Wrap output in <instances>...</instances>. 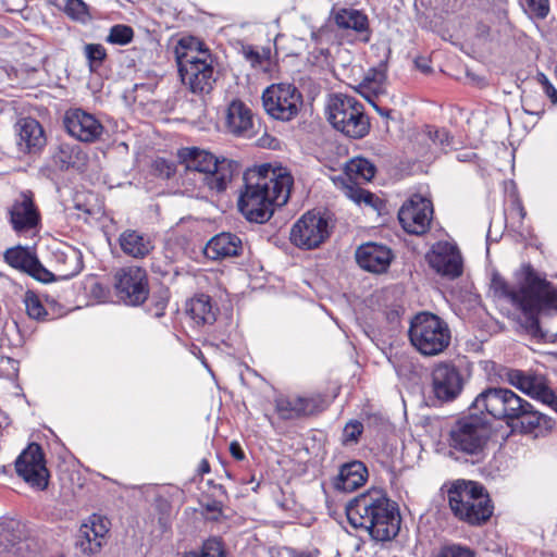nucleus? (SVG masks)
<instances>
[{"mask_svg": "<svg viewBox=\"0 0 557 557\" xmlns=\"http://www.w3.org/2000/svg\"><path fill=\"white\" fill-rule=\"evenodd\" d=\"M522 109L525 113L536 115L539 119L544 114L545 109L543 104L534 106L532 103L531 96L528 94H523L522 96Z\"/></svg>", "mask_w": 557, "mask_h": 557, "instance_id": "49", "label": "nucleus"}, {"mask_svg": "<svg viewBox=\"0 0 557 557\" xmlns=\"http://www.w3.org/2000/svg\"><path fill=\"white\" fill-rule=\"evenodd\" d=\"M18 145L22 150L35 152L46 145V136L38 121L32 117L21 119L17 123Z\"/></svg>", "mask_w": 557, "mask_h": 557, "instance_id": "29", "label": "nucleus"}, {"mask_svg": "<svg viewBox=\"0 0 557 557\" xmlns=\"http://www.w3.org/2000/svg\"><path fill=\"white\" fill-rule=\"evenodd\" d=\"M517 287H510L499 275L492 278V289L520 310L519 326L532 338L543 341L547 334L540 325L539 314L544 309L557 311V288L541 276L530 264L516 273Z\"/></svg>", "mask_w": 557, "mask_h": 557, "instance_id": "1", "label": "nucleus"}, {"mask_svg": "<svg viewBox=\"0 0 557 557\" xmlns=\"http://www.w3.org/2000/svg\"><path fill=\"white\" fill-rule=\"evenodd\" d=\"M345 170L348 177L356 183L370 182L376 172L375 165L361 157H356L347 162Z\"/></svg>", "mask_w": 557, "mask_h": 557, "instance_id": "36", "label": "nucleus"}, {"mask_svg": "<svg viewBox=\"0 0 557 557\" xmlns=\"http://www.w3.org/2000/svg\"><path fill=\"white\" fill-rule=\"evenodd\" d=\"M90 293L99 301H104L107 299L108 290L100 283L92 284Z\"/></svg>", "mask_w": 557, "mask_h": 557, "instance_id": "52", "label": "nucleus"}, {"mask_svg": "<svg viewBox=\"0 0 557 557\" xmlns=\"http://www.w3.org/2000/svg\"><path fill=\"white\" fill-rule=\"evenodd\" d=\"M226 125L235 135H246L252 128V113L240 100H233L226 111Z\"/></svg>", "mask_w": 557, "mask_h": 557, "instance_id": "31", "label": "nucleus"}, {"mask_svg": "<svg viewBox=\"0 0 557 557\" xmlns=\"http://www.w3.org/2000/svg\"><path fill=\"white\" fill-rule=\"evenodd\" d=\"M17 474L33 488L44 491L48 486L49 472L41 447L32 443L25 448L15 461Z\"/></svg>", "mask_w": 557, "mask_h": 557, "instance_id": "14", "label": "nucleus"}, {"mask_svg": "<svg viewBox=\"0 0 557 557\" xmlns=\"http://www.w3.org/2000/svg\"><path fill=\"white\" fill-rule=\"evenodd\" d=\"M110 522L107 518L92 515L88 522L82 524L76 540V548L86 556L98 553L109 532Z\"/></svg>", "mask_w": 557, "mask_h": 557, "instance_id": "22", "label": "nucleus"}, {"mask_svg": "<svg viewBox=\"0 0 557 557\" xmlns=\"http://www.w3.org/2000/svg\"><path fill=\"white\" fill-rule=\"evenodd\" d=\"M262 102L270 116L288 122L297 116L302 104V96L293 84L277 83L263 90Z\"/></svg>", "mask_w": 557, "mask_h": 557, "instance_id": "10", "label": "nucleus"}, {"mask_svg": "<svg viewBox=\"0 0 557 557\" xmlns=\"http://www.w3.org/2000/svg\"><path fill=\"white\" fill-rule=\"evenodd\" d=\"M9 214L12 227L17 233H24L35 228L40 221V215L34 205L33 198L24 193L13 202Z\"/></svg>", "mask_w": 557, "mask_h": 557, "instance_id": "24", "label": "nucleus"}, {"mask_svg": "<svg viewBox=\"0 0 557 557\" xmlns=\"http://www.w3.org/2000/svg\"><path fill=\"white\" fill-rule=\"evenodd\" d=\"M158 509L160 510L159 523L163 530L168 528L171 516V506L166 502H159Z\"/></svg>", "mask_w": 557, "mask_h": 557, "instance_id": "51", "label": "nucleus"}, {"mask_svg": "<svg viewBox=\"0 0 557 557\" xmlns=\"http://www.w3.org/2000/svg\"><path fill=\"white\" fill-rule=\"evenodd\" d=\"M117 244L122 252L133 259H145L154 249L150 235L133 228L120 233Z\"/></svg>", "mask_w": 557, "mask_h": 557, "instance_id": "26", "label": "nucleus"}, {"mask_svg": "<svg viewBox=\"0 0 557 557\" xmlns=\"http://www.w3.org/2000/svg\"><path fill=\"white\" fill-rule=\"evenodd\" d=\"M154 171L163 178H170L175 174V165L173 162L159 158L154 161Z\"/></svg>", "mask_w": 557, "mask_h": 557, "instance_id": "46", "label": "nucleus"}, {"mask_svg": "<svg viewBox=\"0 0 557 557\" xmlns=\"http://www.w3.org/2000/svg\"><path fill=\"white\" fill-rule=\"evenodd\" d=\"M207 512H211L213 518H218L222 513V504L216 500H212L205 506Z\"/></svg>", "mask_w": 557, "mask_h": 557, "instance_id": "53", "label": "nucleus"}, {"mask_svg": "<svg viewBox=\"0 0 557 557\" xmlns=\"http://www.w3.org/2000/svg\"><path fill=\"white\" fill-rule=\"evenodd\" d=\"M471 408L532 438L545 437L555 428L554 419L535 409L530 401L508 387L484 388L473 399Z\"/></svg>", "mask_w": 557, "mask_h": 557, "instance_id": "2", "label": "nucleus"}, {"mask_svg": "<svg viewBox=\"0 0 557 557\" xmlns=\"http://www.w3.org/2000/svg\"><path fill=\"white\" fill-rule=\"evenodd\" d=\"M363 431V425L359 421H350L344 428V442L348 443H357L359 436Z\"/></svg>", "mask_w": 557, "mask_h": 557, "instance_id": "44", "label": "nucleus"}, {"mask_svg": "<svg viewBox=\"0 0 557 557\" xmlns=\"http://www.w3.org/2000/svg\"><path fill=\"white\" fill-rule=\"evenodd\" d=\"M409 339L423 356H437L449 346L451 333L448 324L431 312H419L410 322Z\"/></svg>", "mask_w": 557, "mask_h": 557, "instance_id": "6", "label": "nucleus"}, {"mask_svg": "<svg viewBox=\"0 0 557 557\" xmlns=\"http://www.w3.org/2000/svg\"><path fill=\"white\" fill-rule=\"evenodd\" d=\"M529 12L537 18H545L549 12L548 0H525Z\"/></svg>", "mask_w": 557, "mask_h": 557, "instance_id": "45", "label": "nucleus"}, {"mask_svg": "<svg viewBox=\"0 0 557 557\" xmlns=\"http://www.w3.org/2000/svg\"><path fill=\"white\" fill-rule=\"evenodd\" d=\"M230 451H231V455L236 459V460H243L245 458V454L240 447V445L237 443V442H232L231 445H230Z\"/></svg>", "mask_w": 557, "mask_h": 557, "instance_id": "54", "label": "nucleus"}, {"mask_svg": "<svg viewBox=\"0 0 557 557\" xmlns=\"http://www.w3.org/2000/svg\"><path fill=\"white\" fill-rule=\"evenodd\" d=\"M57 275L67 280L77 275L83 269V258L79 250L66 246L53 252Z\"/></svg>", "mask_w": 557, "mask_h": 557, "instance_id": "30", "label": "nucleus"}, {"mask_svg": "<svg viewBox=\"0 0 557 557\" xmlns=\"http://www.w3.org/2000/svg\"><path fill=\"white\" fill-rule=\"evenodd\" d=\"M134 30L131 26L117 24L111 27L107 41L113 45L124 46L133 40Z\"/></svg>", "mask_w": 557, "mask_h": 557, "instance_id": "39", "label": "nucleus"}, {"mask_svg": "<svg viewBox=\"0 0 557 557\" xmlns=\"http://www.w3.org/2000/svg\"><path fill=\"white\" fill-rule=\"evenodd\" d=\"M416 65L424 73L430 72V66L425 63H420L419 60L416 61Z\"/></svg>", "mask_w": 557, "mask_h": 557, "instance_id": "57", "label": "nucleus"}, {"mask_svg": "<svg viewBox=\"0 0 557 557\" xmlns=\"http://www.w3.org/2000/svg\"><path fill=\"white\" fill-rule=\"evenodd\" d=\"M517 210H518V212H519L520 218H521V219H523V218L525 216V210H524V208L521 206V203H518V205H517Z\"/></svg>", "mask_w": 557, "mask_h": 557, "instance_id": "58", "label": "nucleus"}, {"mask_svg": "<svg viewBox=\"0 0 557 557\" xmlns=\"http://www.w3.org/2000/svg\"><path fill=\"white\" fill-rule=\"evenodd\" d=\"M327 120L332 126L350 138H362L370 129L363 106L354 97L333 95L326 107Z\"/></svg>", "mask_w": 557, "mask_h": 557, "instance_id": "8", "label": "nucleus"}, {"mask_svg": "<svg viewBox=\"0 0 557 557\" xmlns=\"http://www.w3.org/2000/svg\"><path fill=\"white\" fill-rule=\"evenodd\" d=\"M324 398L312 396H280L275 399V410L281 419L293 420L321 412Z\"/></svg>", "mask_w": 557, "mask_h": 557, "instance_id": "20", "label": "nucleus"}, {"mask_svg": "<svg viewBox=\"0 0 557 557\" xmlns=\"http://www.w3.org/2000/svg\"><path fill=\"white\" fill-rule=\"evenodd\" d=\"M536 81L552 102L554 104L557 103V89L552 85L547 76L543 73H539L536 75Z\"/></svg>", "mask_w": 557, "mask_h": 557, "instance_id": "48", "label": "nucleus"}, {"mask_svg": "<svg viewBox=\"0 0 557 557\" xmlns=\"http://www.w3.org/2000/svg\"><path fill=\"white\" fill-rule=\"evenodd\" d=\"M166 302L164 300H161L157 304L158 310L156 311L157 317L163 315V310L165 309Z\"/></svg>", "mask_w": 557, "mask_h": 557, "instance_id": "56", "label": "nucleus"}, {"mask_svg": "<svg viewBox=\"0 0 557 557\" xmlns=\"http://www.w3.org/2000/svg\"><path fill=\"white\" fill-rule=\"evenodd\" d=\"M53 162L60 170H67L70 168H79L84 164L86 156L77 145L62 143L54 151Z\"/></svg>", "mask_w": 557, "mask_h": 557, "instance_id": "32", "label": "nucleus"}, {"mask_svg": "<svg viewBox=\"0 0 557 557\" xmlns=\"http://www.w3.org/2000/svg\"><path fill=\"white\" fill-rule=\"evenodd\" d=\"M84 53L91 70L100 66L107 58V51L100 44H87L84 47Z\"/></svg>", "mask_w": 557, "mask_h": 557, "instance_id": "40", "label": "nucleus"}, {"mask_svg": "<svg viewBox=\"0 0 557 557\" xmlns=\"http://www.w3.org/2000/svg\"><path fill=\"white\" fill-rule=\"evenodd\" d=\"M435 557H475L474 550L460 544L442 546Z\"/></svg>", "mask_w": 557, "mask_h": 557, "instance_id": "43", "label": "nucleus"}, {"mask_svg": "<svg viewBox=\"0 0 557 557\" xmlns=\"http://www.w3.org/2000/svg\"><path fill=\"white\" fill-rule=\"evenodd\" d=\"M187 312L197 324H211L215 321V311L208 295L193 297L187 305Z\"/></svg>", "mask_w": 557, "mask_h": 557, "instance_id": "33", "label": "nucleus"}, {"mask_svg": "<svg viewBox=\"0 0 557 557\" xmlns=\"http://www.w3.org/2000/svg\"><path fill=\"white\" fill-rule=\"evenodd\" d=\"M242 52L252 66L260 65L263 61L262 55L252 46H244Z\"/></svg>", "mask_w": 557, "mask_h": 557, "instance_id": "50", "label": "nucleus"}, {"mask_svg": "<svg viewBox=\"0 0 557 557\" xmlns=\"http://www.w3.org/2000/svg\"><path fill=\"white\" fill-rule=\"evenodd\" d=\"M379 112H380V114H382V115H386V116L388 115V112H387V111H386V112H384V111L380 110Z\"/></svg>", "mask_w": 557, "mask_h": 557, "instance_id": "59", "label": "nucleus"}, {"mask_svg": "<svg viewBox=\"0 0 557 557\" xmlns=\"http://www.w3.org/2000/svg\"><path fill=\"white\" fill-rule=\"evenodd\" d=\"M24 304L26 313L30 319L45 320L48 315V312L45 309L40 298L34 292L28 290L25 293Z\"/></svg>", "mask_w": 557, "mask_h": 557, "instance_id": "38", "label": "nucleus"}, {"mask_svg": "<svg viewBox=\"0 0 557 557\" xmlns=\"http://www.w3.org/2000/svg\"><path fill=\"white\" fill-rule=\"evenodd\" d=\"M488 441V426L476 416H466L456 420L447 433L449 456L472 465L484 461Z\"/></svg>", "mask_w": 557, "mask_h": 557, "instance_id": "5", "label": "nucleus"}, {"mask_svg": "<svg viewBox=\"0 0 557 557\" xmlns=\"http://www.w3.org/2000/svg\"><path fill=\"white\" fill-rule=\"evenodd\" d=\"M181 81L193 94H209L216 81L213 60L206 51H189L176 57Z\"/></svg>", "mask_w": 557, "mask_h": 557, "instance_id": "9", "label": "nucleus"}, {"mask_svg": "<svg viewBox=\"0 0 557 557\" xmlns=\"http://www.w3.org/2000/svg\"><path fill=\"white\" fill-rule=\"evenodd\" d=\"M433 219V206L429 199L419 195L407 200L398 212V220L403 228L413 235L425 234Z\"/></svg>", "mask_w": 557, "mask_h": 557, "instance_id": "16", "label": "nucleus"}, {"mask_svg": "<svg viewBox=\"0 0 557 557\" xmlns=\"http://www.w3.org/2000/svg\"><path fill=\"white\" fill-rule=\"evenodd\" d=\"M329 221L319 212L308 211L293 225L289 234L290 242L301 249H315L330 236Z\"/></svg>", "mask_w": 557, "mask_h": 557, "instance_id": "11", "label": "nucleus"}, {"mask_svg": "<svg viewBox=\"0 0 557 557\" xmlns=\"http://www.w3.org/2000/svg\"><path fill=\"white\" fill-rule=\"evenodd\" d=\"M178 162L186 169L206 174V176L212 175L220 172V168L223 163H226L230 171V182L233 178V174L237 164L227 159H218L211 152L200 149L198 147H185L177 151Z\"/></svg>", "mask_w": 557, "mask_h": 557, "instance_id": "18", "label": "nucleus"}, {"mask_svg": "<svg viewBox=\"0 0 557 557\" xmlns=\"http://www.w3.org/2000/svg\"><path fill=\"white\" fill-rule=\"evenodd\" d=\"M432 391L442 401L455 400L462 392L465 377L453 362H438L432 373Z\"/></svg>", "mask_w": 557, "mask_h": 557, "instance_id": "17", "label": "nucleus"}, {"mask_svg": "<svg viewBox=\"0 0 557 557\" xmlns=\"http://www.w3.org/2000/svg\"><path fill=\"white\" fill-rule=\"evenodd\" d=\"M198 471L201 475L210 472V465L207 459L200 461Z\"/></svg>", "mask_w": 557, "mask_h": 557, "instance_id": "55", "label": "nucleus"}, {"mask_svg": "<svg viewBox=\"0 0 557 557\" xmlns=\"http://www.w3.org/2000/svg\"><path fill=\"white\" fill-rule=\"evenodd\" d=\"M386 73L383 69H370L358 86V91L367 99L370 95L384 92Z\"/></svg>", "mask_w": 557, "mask_h": 557, "instance_id": "35", "label": "nucleus"}, {"mask_svg": "<svg viewBox=\"0 0 557 557\" xmlns=\"http://www.w3.org/2000/svg\"><path fill=\"white\" fill-rule=\"evenodd\" d=\"M504 380L523 394L557 412V395L548 386L547 380L543 375L509 369L505 372Z\"/></svg>", "mask_w": 557, "mask_h": 557, "instance_id": "13", "label": "nucleus"}, {"mask_svg": "<svg viewBox=\"0 0 557 557\" xmlns=\"http://www.w3.org/2000/svg\"><path fill=\"white\" fill-rule=\"evenodd\" d=\"M428 261L430 267L443 276L456 278L462 273L460 251L456 245L448 242L435 244L428 253Z\"/></svg>", "mask_w": 557, "mask_h": 557, "instance_id": "21", "label": "nucleus"}, {"mask_svg": "<svg viewBox=\"0 0 557 557\" xmlns=\"http://www.w3.org/2000/svg\"><path fill=\"white\" fill-rule=\"evenodd\" d=\"M448 503L456 517L471 524H481L493 513L488 495L475 482L455 484L448 490Z\"/></svg>", "mask_w": 557, "mask_h": 557, "instance_id": "7", "label": "nucleus"}, {"mask_svg": "<svg viewBox=\"0 0 557 557\" xmlns=\"http://www.w3.org/2000/svg\"><path fill=\"white\" fill-rule=\"evenodd\" d=\"M368 470L361 461H352L342 466L333 485L337 491L354 492L364 484Z\"/></svg>", "mask_w": 557, "mask_h": 557, "instance_id": "28", "label": "nucleus"}, {"mask_svg": "<svg viewBox=\"0 0 557 557\" xmlns=\"http://www.w3.org/2000/svg\"><path fill=\"white\" fill-rule=\"evenodd\" d=\"M245 189L238 199V208L250 222L264 223L274 213L275 207L284 206L294 183L292 174L282 166L263 164L248 171Z\"/></svg>", "mask_w": 557, "mask_h": 557, "instance_id": "3", "label": "nucleus"}, {"mask_svg": "<svg viewBox=\"0 0 557 557\" xmlns=\"http://www.w3.org/2000/svg\"><path fill=\"white\" fill-rule=\"evenodd\" d=\"M349 523L364 529L375 541H389L400 528V516L395 503L382 490H369L355 497L346 506Z\"/></svg>", "mask_w": 557, "mask_h": 557, "instance_id": "4", "label": "nucleus"}, {"mask_svg": "<svg viewBox=\"0 0 557 557\" xmlns=\"http://www.w3.org/2000/svg\"><path fill=\"white\" fill-rule=\"evenodd\" d=\"M64 12L73 20L85 22L88 17V9L83 0H66Z\"/></svg>", "mask_w": 557, "mask_h": 557, "instance_id": "42", "label": "nucleus"}, {"mask_svg": "<svg viewBox=\"0 0 557 557\" xmlns=\"http://www.w3.org/2000/svg\"><path fill=\"white\" fill-rule=\"evenodd\" d=\"M429 138L438 146L445 148L447 146H450L451 144V137L449 133L442 128V129H429L428 131Z\"/></svg>", "mask_w": 557, "mask_h": 557, "instance_id": "47", "label": "nucleus"}, {"mask_svg": "<svg viewBox=\"0 0 557 557\" xmlns=\"http://www.w3.org/2000/svg\"><path fill=\"white\" fill-rule=\"evenodd\" d=\"M114 288L116 296L125 305H141L149 295L146 271L136 265L119 269L114 274Z\"/></svg>", "mask_w": 557, "mask_h": 557, "instance_id": "12", "label": "nucleus"}, {"mask_svg": "<svg viewBox=\"0 0 557 557\" xmlns=\"http://www.w3.org/2000/svg\"><path fill=\"white\" fill-rule=\"evenodd\" d=\"M3 258L10 267L25 272L40 282L48 283L54 280V274L45 269L27 248L22 246L9 248L4 251Z\"/></svg>", "mask_w": 557, "mask_h": 557, "instance_id": "23", "label": "nucleus"}, {"mask_svg": "<svg viewBox=\"0 0 557 557\" xmlns=\"http://www.w3.org/2000/svg\"><path fill=\"white\" fill-rule=\"evenodd\" d=\"M67 133L83 143H95L100 139L104 127L92 114L82 109H71L63 119Z\"/></svg>", "mask_w": 557, "mask_h": 557, "instance_id": "19", "label": "nucleus"}, {"mask_svg": "<svg viewBox=\"0 0 557 557\" xmlns=\"http://www.w3.org/2000/svg\"><path fill=\"white\" fill-rule=\"evenodd\" d=\"M393 259L391 249L386 246L367 243L356 250L357 263L366 271L373 273L385 272Z\"/></svg>", "mask_w": 557, "mask_h": 557, "instance_id": "25", "label": "nucleus"}, {"mask_svg": "<svg viewBox=\"0 0 557 557\" xmlns=\"http://www.w3.org/2000/svg\"><path fill=\"white\" fill-rule=\"evenodd\" d=\"M345 195L357 205L364 203L374 209L377 208L380 201L374 194L356 185H346Z\"/></svg>", "mask_w": 557, "mask_h": 557, "instance_id": "37", "label": "nucleus"}, {"mask_svg": "<svg viewBox=\"0 0 557 557\" xmlns=\"http://www.w3.org/2000/svg\"><path fill=\"white\" fill-rule=\"evenodd\" d=\"M184 557H225L223 545L218 539H210L205 542L201 552L188 553Z\"/></svg>", "mask_w": 557, "mask_h": 557, "instance_id": "41", "label": "nucleus"}, {"mask_svg": "<svg viewBox=\"0 0 557 557\" xmlns=\"http://www.w3.org/2000/svg\"><path fill=\"white\" fill-rule=\"evenodd\" d=\"M244 250L242 238L233 233H220L213 236L205 247V255L212 260L238 257Z\"/></svg>", "mask_w": 557, "mask_h": 557, "instance_id": "27", "label": "nucleus"}, {"mask_svg": "<svg viewBox=\"0 0 557 557\" xmlns=\"http://www.w3.org/2000/svg\"><path fill=\"white\" fill-rule=\"evenodd\" d=\"M336 25L344 29H354L358 33L368 30V17L355 9H339L334 14Z\"/></svg>", "mask_w": 557, "mask_h": 557, "instance_id": "34", "label": "nucleus"}, {"mask_svg": "<svg viewBox=\"0 0 557 557\" xmlns=\"http://www.w3.org/2000/svg\"><path fill=\"white\" fill-rule=\"evenodd\" d=\"M228 165L223 163L216 176H206V174L198 173L184 168V172L180 175V186L182 193L191 198L205 197L206 189L214 191H223L230 184Z\"/></svg>", "mask_w": 557, "mask_h": 557, "instance_id": "15", "label": "nucleus"}]
</instances>
